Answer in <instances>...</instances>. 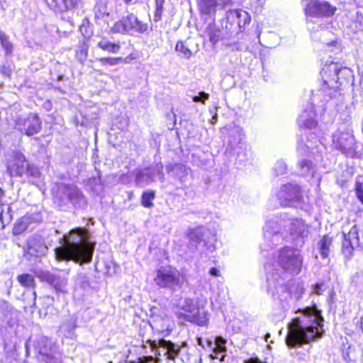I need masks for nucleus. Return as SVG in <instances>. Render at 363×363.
<instances>
[{"label": "nucleus", "instance_id": "1", "mask_svg": "<svg viewBox=\"0 0 363 363\" xmlns=\"http://www.w3.org/2000/svg\"><path fill=\"white\" fill-rule=\"evenodd\" d=\"M308 227L302 219L287 218L286 215L274 217L267 221L264 228V242L261 245L262 251H267L274 246L289 240L296 245H301L308 236Z\"/></svg>", "mask_w": 363, "mask_h": 363}, {"label": "nucleus", "instance_id": "2", "mask_svg": "<svg viewBox=\"0 0 363 363\" xmlns=\"http://www.w3.org/2000/svg\"><path fill=\"white\" fill-rule=\"evenodd\" d=\"M280 267L274 268L271 264H265L267 292L272 296H280L286 291V272L298 274L302 265V258L298 250L285 247L278 255Z\"/></svg>", "mask_w": 363, "mask_h": 363}, {"label": "nucleus", "instance_id": "3", "mask_svg": "<svg viewBox=\"0 0 363 363\" xmlns=\"http://www.w3.org/2000/svg\"><path fill=\"white\" fill-rule=\"evenodd\" d=\"M323 318L313 309L307 308L301 315L294 318L288 325V333L285 338L289 347H300L322 337Z\"/></svg>", "mask_w": 363, "mask_h": 363}, {"label": "nucleus", "instance_id": "4", "mask_svg": "<svg viewBox=\"0 0 363 363\" xmlns=\"http://www.w3.org/2000/svg\"><path fill=\"white\" fill-rule=\"evenodd\" d=\"M60 242L61 245L55 249L57 261L73 260L80 264L91 262L95 244L89 240L86 230L82 228L72 229L63 235Z\"/></svg>", "mask_w": 363, "mask_h": 363}, {"label": "nucleus", "instance_id": "5", "mask_svg": "<svg viewBox=\"0 0 363 363\" xmlns=\"http://www.w3.org/2000/svg\"><path fill=\"white\" fill-rule=\"evenodd\" d=\"M352 70L341 64L331 62L326 63L320 71L323 79L319 90L324 101H328L335 96L339 85L347 81L352 76Z\"/></svg>", "mask_w": 363, "mask_h": 363}, {"label": "nucleus", "instance_id": "6", "mask_svg": "<svg viewBox=\"0 0 363 363\" xmlns=\"http://www.w3.org/2000/svg\"><path fill=\"white\" fill-rule=\"evenodd\" d=\"M173 309L181 320L193 323L200 326L205 325L208 322L207 313L201 311L197 304L191 298H181L174 304Z\"/></svg>", "mask_w": 363, "mask_h": 363}, {"label": "nucleus", "instance_id": "7", "mask_svg": "<svg viewBox=\"0 0 363 363\" xmlns=\"http://www.w3.org/2000/svg\"><path fill=\"white\" fill-rule=\"evenodd\" d=\"M186 280L184 274L177 268L170 266L160 267L156 271L155 284L160 288L174 292L182 288Z\"/></svg>", "mask_w": 363, "mask_h": 363}, {"label": "nucleus", "instance_id": "8", "mask_svg": "<svg viewBox=\"0 0 363 363\" xmlns=\"http://www.w3.org/2000/svg\"><path fill=\"white\" fill-rule=\"evenodd\" d=\"M146 343L149 345L154 354L159 358V361L166 363H175L180 354L182 345L185 344L182 342L180 345L163 338L158 341L147 340Z\"/></svg>", "mask_w": 363, "mask_h": 363}, {"label": "nucleus", "instance_id": "9", "mask_svg": "<svg viewBox=\"0 0 363 363\" xmlns=\"http://www.w3.org/2000/svg\"><path fill=\"white\" fill-rule=\"evenodd\" d=\"M57 189L55 199L61 208L68 207L69 204L75 208H83L86 205L84 196L76 186L60 184Z\"/></svg>", "mask_w": 363, "mask_h": 363}, {"label": "nucleus", "instance_id": "10", "mask_svg": "<svg viewBox=\"0 0 363 363\" xmlns=\"http://www.w3.org/2000/svg\"><path fill=\"white\" fill-rule=\"evenodd\" d=\"M38 359L45 363H62V354L55 344L47 337L37 341Z\"/></svg>", "mask_w": 363, "mask_h": 363}, {"label": "nucleus", "instance_id": "11", "mask_svg": "<svg viewBox=\"0 0 363 363\" xmlns=\"http://www.w3.org/2000/svg\"><path fill=\"white\" fill-rule=\"evenodd\" d=\"M147 30V24L138 20L133 13H130L117 21L111 28L116 33H128L133 35L136 33H143Z\"/></svg>", "mask_w": 363, "mask_h": 363}, {"label": "nucleus", "instance_id": "12", "mask_svg": "<svg viewBox=\"0 0 363 363\" xmlns=\"http://www.w3.org/2000/svg\"><path fill=\"white\" fill-rule=\"evenodd\" d=\"M342 253L347 259H350L355 249H363V226L354 225L348 233H344Z\"/></svg>", "mask_w": 363, "mask_h": 363}, {"label": "nucleus", "instance_id": "13", "mask_svg": "<svg viewBox=\"0 0 363 363\" xmlns=\"http://www.w3.org/2000/svg\"><path fill=\"white\" fill-rule=\"evenodd\" d=\"M281 206L284 207H300L303 196L298 186L292 184L283 185L277 194Z\"/></svg>", "mask_w": 363, "mask_h": 363}, {"label": "nucleus", "instance_id": "14", "mask_svg": "<svg viewBox=\"0 0 363 363\" xmlns=\"http://www.w3.org/2000/svg\"><path fill=\"white\" fill-rule=\"evenodd\" d=\"M16 129L27 136L34 135L41 130L42 121L35 113L19 116L15 121Z\"/></svg>", "mask_w": 363, "mask_h": 363}, {"label": "nucleus", "instance_id": "15", "mask_svg": "<svg viewBox=\"0 0 363 363\" xmlns=\"http://www.w3.org/2000/svg\"><path fill=\"white\" fill-rule=\"evenodd\" d=\"M336 8L332 6L325 1L311 0L305 7L306 22H312V18L320 17H329L333 16Z\"/></svg>", "mask_w": 363, "mask_h": 363}, {"label": "nucleus", "instance_id": "16", "mask_svg": "<svg viewBox=\"0 0 363 363\" xmlns=\"http://www.w3.org/2000/svg\"><path fill=\"white\" fill-rule=\"evenodd\" d=\"M333 143L335 148L347 157H353L354 150V138L350 130L335 132L333 136Z\"/></svg>", "mask_w": 363, "mask_h": 363}, {"label": "nucleus", "instance_id": "17", "mask_svg": "<svg viewBox=\"0 0 363 363\" xmlns=\"http://www.w3.org/2000/svg\"><path fill=\"white\" fill-rule=\"evenodd\" d=\"M26 161L25 156L19 152H13L7 162V171L11 177H21L26 172Z\"/></svg>", "mask_w": 363, "mask_h": 363}, {"label": "nucleus", "instance_id": "18", "mask_svg": "<svg viewBox=\"0 0 363 363\" xmlns=\"http://www.w3.org/2000/svg\"><path fill=\"white\" fill-rule=\"evenodd\" d=\"M38 277L42 281L52 286L57 291L64 292L67 284L65 277H61L49 272H41Z\"/></svg>", "mask_w": 363, "mask_h": 363}, {"label": "nucleus", "instance_id": "19", "mask_svg": "<svg viewBox=\"0 0 363 363\" xmlns=\"http://www.w3.org/2000/svg\"><path fill=\"white\" fill-rule=\"evenodd\" d=\"M226 19L230 23H236L238 27L244 28L251 21L250 15L242 9L230 10L226 13Z\"/></svg>", "mask_w": 363, "mask_h": 363}, {"label": "nucleus", "instance_id": "20", "mask_svg": "<svg viewBox=\"0 0 363 363\" xmlns=\"http://www.w3.org/2000/svg\"><path fill=\"white\" fill-rule=\"evenodd\" d=\"M28 250L31 255L41 256L45 255L48 247L40 235H33L28 240Z\"/></svg>", "mask_w": 363, "mask_h": 363}, {"label": "nucleus", "instance_id": "21", "mask_svg": "<svg viewBox=\"0 0 363 363\" xmlns=\"http://www.w3.org/2000/svg\"><path fill=\"white\" fill-rule=\"evenodd\" d=\"M198 4L201 12L206 15L215 14L219 6L228 5L231 0H198Z\"/></svg>", "mask_w": 363, "mask_h": 363}, {"label": "nucleus", "instance_id": "22", "mask_svg": "<svg viewBox=\"0 0 363 363\" xmlns=\"http://www.w3.org/2000/svg\"><path fill=\"white\" fill-rule=\"evenodd\" d=\"M77 318L71 316L60 325L59 332L67 338H73L75 335Z\"/></svg>", "mask_w": 363, "mask_h": 363}, {"label": "nucleus", "instance_id": "23", "mask_svg": "<svg viewBox=\"0 0 363 363\" xmlns=\"http://www.w3.org/2000/svg\"><path fill=\"white\" fill-rule=\"evenodd\" d=\"M315 112L313 108L308 112L305 111L298 118V123L301 128L313 129L315 128L317 122L314 119Z\"/></svg>", "mask_w": 363, "mask_h": 363}, {"label": "nucleus", "instance_id": "24", "mask_svg": "<svg viewBox=\"0 0 363 363\" xmlns=\"http://www.w3.org/2000/svg\"><path fill=\"white\" fill-rule=\"evenodd\" d=\"M211 232L208 230H206L203 228H198L196 229H191L189 233V239L192 245L196 246L197 244L203 242L206 245L207 241L206 240V238L208 237V235H210Z\"/></svg>", "mask_w": 363, "mask_h": 363}, {"label": "nucleus", "instance_id": "25", "mask_svg": "<svg viewBox=\"0 0 363 363\" xmlns=\"http://www.w3.org/2000/svg\"><path fill=\"white\" fill-rule=\"evenodd\" d=\"M167 170L168 172H172L182 183L185 182L186 177L191 172L189 167L182 164H169L167 167Z\"/></svg>", "mask_w": 363, "mask_h": 363}, {"label": "nucleus", "instance_id": "26", "mask_svg": "<svg viewBox=\"0 0 363 363\" xmlns=\"http://www.w3.org/2000/svg\"><path fill=\"white\" fill-rule=\"evenodd\" d=\"M298 174L303 177H313L316 172V166L308 159H301L298 163Z\"/></svg>", "mask_w": 363, "mask_h": 363}, {"label": "nucleus", "instance_id": "27", "mask_svg": "<svg viewBox=\"0 0 363 363\" xmlns=\"http://www.w3.org/2000/svg\"><path fill=\"white\" fill-rule=\"evenodd\" d=\"M154 173L149 169L138 171L135 174V183L144 186L154 181Z\"/></svg>", "mask_w": 363, "mask_h": 363}, {"label": "nucleus", "instance_id": "28", "mask_svg": "<svg viewBox=\"0 0 363 363\" xmlns=\"http://www.w3.org/2000/svg\"><path fill=\"white\" fill-rule=\"evenodd\" d=\"M97 47L104 51L118 53L121 49L119 43H111L106 38H101L97 42Z\"/></svg>", "mask_w": 363, "mask_h": 363}, {"label": "nucleus", "instance_id": "29", "mask_svg": "<svg viewBox=\"0 0 363 363\" xmlns=\"http://www.w3.org/2000/svg\"><path fill=\"white\" fill-rule=\"evenodd\" d=\"M25 174H26L28 177L29 182L33 184H37L41 177V173L38 167L30 164H26Z\"/></svg>", "mask_w": 363, "mask_h": 363}, {"label": "nucleus", "instance_id": "30", "mask_svg": "<svg viewBox=\"0 0 363 363\" xmlns=\"http://www.w3.org/2000/svg\"><path fill=\"white\" fill-rule=\"evenodd\" d=\"M332 238L325 235L319 242V252L322 257L326 258L329 255L330 247L332 244Z\"/></svg>", "mask_w": 363, "mask_h": 363}, {"label": "nucleus", "instance_id": "31", "mask_svg": "<svg viewBox=\"0 0 363 363\" xmlns=\"http://www.w3.org/2000/svg\"><path fill=\"white\" fill-rule=\"evenodd\" d=\"M175 50L178 52V55L181 57H183L185 59H189L192 55V52H191V50H190V49L186 45V42H184V41L177 42L176 47H175Z\"/></svg>", "mask_w": 363, "mask_h": 363}, {"label": "nucleus", "instance_id": "32", "mask_svg": "<svg viewBox=\"0 0 363 363\" xmlns=\"http://www.w3.org/2000/svg\"><path fill=\"white\" fill-rule=\"evenodd\" d=\"M17 281L21 286L27 288H34L35 279L34 277L29 274H23L17 277Z\"/></svg>", "mask_w": 363, "mask_h": 363}, {"label": "nucleus", "instance_id": "33", "mask_svg": "<svg viewBox=\"0 0 363 363\" xmlns=\"http://www.w3.org/2000/svg\"><path fill=\"white\" fill-rule=\"evenodd\" d=\"M0 43L4 50L6 55H11L13 52V44L9 40V36L0 30Z\"/></svg>", "mask_w": 363, "mask_h": 363}, {"label": "nucleus", "instance_id": "34", "mask_svg": "<svg viewBox=\"0 0 363 363\" xmlns=\"http://www.w3.org/2000/svg\"><path fill=\"white\" fill-rule=\"evenodd\" d=\"M46 4L50 9L55 12H62L66 11V7L63 0H45Z\"/></svg>", "mask_w": 363, "mask_h": 363}, {"label": "nucleus", "instance_id": "35", "mask_svg": "<svg viewBox=\"0 0 363 363\" xmlns=\"http://www.w3.org/2000/svg\"><path fill=\"white\" fill-rule=\"evenodd\" d=\"M226 340L221 336H217L215 339L216 347L213 348V353H225L226 352Z\"/></svg>", "mask_w": 363, "mask_h": 363}, {"label": "nucleus", "instance_id": "36", "mask_svg": "<svg viewBox=\"0 0 363 363\" xmlns=\"http://www.w3.org/2000/svg\"><path fill=\"white\" fill-rule=\"evenodd\" d=\"M208 35L209 40L215 45L221 38V30L215 26H209L208 30Z\"/></svg>", "mask_w": 363, "mask_h": 363}, {"label": "nucleus", "instance_id": "37", "mask_svg": "<svg viewBox=\"0 0 363 363\" xmlns=\"http://www.w3.org/2000/svg\"><path fill=\"white\" fill-rule=\"evenodd\" d=\"M155 198V192L154 191H146V192H144L143 196H142V205L144 206V207H146V208H150V207H152L153 203H152V200L154 199Z\"/></svg>", "mask_w": 363, "mask_h": 363}, {"label": "nucleus", "instance_id": "38", "mask_svg": "<svg viewBox=\"0 0 363 363\" xmlns=\"http://www.w3.org/2000/svg\"><path fill=\"white\" fill-rule=\"evenodd\" d=\"M88 182L94 192L98 193L102 190L101 179L100 176L90 178Z\"/></svg>", "mask_w": 363, "mask_h": 363}, {"label": "nucleus", "instance_id": "39", "mask_svg": "<svg viewBox=\"0 0 363 363\" xmlns=\"http://www.w3.org/2000/svg\"><path fill=\"white\" fill-rule=\"evenodd\" d=\"M274 172L276 176L285 174L287 172V166L284 161L278 160L274 164Z\"/></svg>", "mask_w": 363, "mask_h": 363}, {"label": "nucleus", "instance_id": "40", "mask_svg": "<svg viewBox=\"0 0 363 363\" xmlns=\"http://www.w3.org/2000/svg\"><path fill=\"white\" fill-rule=\"evenodd\" d=\"M95 18L96 19H104L108 13L106 6L103 4H98L94 8Z\"/></svg>", "mask_w": 363, "mask_h": 363}, {"label": "nucleus", "instance_id": "41", "mask_svg": "<svg viewBox=\"0 0 363 363\" xmlns=\"http://www.w3.org/2000/svg\"><path fill=\"white\" fill-rule=\"evenodd\" d=\"M7 212L4 213V209L1 210L0 212V228H4L6 223H9L11 220V216L9 213L10 207L7 206Z\"/></svg>", "mask_w": 363, "mask_h": 363}, {"label": "nucleus", "instance_id": "42", "mask_svg": "<svg viewBox=\"0 0 363 363\" xmlns=\"http://www.w3.org/2000/svg\"><path fill=\"white\" fill-rule=\"evenodd\" d=\"M99 62L102 65H111L114 66L118 65L119 62L123 61L122 57H103L100 58Z\"/></svg>", "mask_w": 363, "mask_h": 363}, {"label": "nucleus", "instance_id": "43", "mask_svg": "<svg viewBox=\"0 0 363 363\" xmlns=\"http://www.w3.org/2000/svg\"><path fill=\"white\" fill-rule=\"evenodd\" d=\"M355 194L359 202L363 204V181L357 180L355 183Z\"/></svg>", "mask_w": 363, "mask_h": 363}, {"label": "nucleus", "instance_id": "44", "mask_svg": "<svg viewBox=\"0 0 363 363\" xmlns=\"http://www.w3.org/2000/svg\"><path fill=\"white\" fill-rule=\"evenodd\" d=\"M77 57L82 63L87 57V48L85 45H82L77 50Z\"/></svg>", "mask_w": 363, "mask_h": 363}, {"label": "nucleus", "instance_id": "45", "mask_svg": "<svg viewBox=\"0 0 363 363\" xmlns=\"http://www.w3.org/2000/svg\"><path fill=\"white\" fill-rule=\"evenodd\" d=\"M164 3V0H155L156 4V10H155V21L157 19H160L162 11H163V4Z\"/></svg>", "mask_w": 363, "mask_h": 363}, {"label": "nucleus", "instance_id": "46", "mask_svg": "<svg viewBox=\"0 0 363 363\" xmlns=\"http://www.w3.org/2000/svg\"><path fill=\"white\" fill-rule=\"evenodd\" d=\"M138 363H163L162 361H159V358L155 355L152 356H145L143 358H140L138 360Z\"/></svg>", "mask_w": 363, "mask_h": 363}, {"label": "nucleus", "instance_id": "47", "mask_svg": "<svg viewBox=\"0 0 363 363\" xmlns=\"http://www.w3.org/2000/svg\"><path fill=\"white\" fill-rule=\"evenodd\" d=\"M209 98V94L205 93L203 91L199 92L198 96H194L192 97V100L194 102H201L204 104L206 100Z\"/></svg>", "mask_w": 363, "mask_h": 363}, {"label": "nucleus", "instance_id": "48", "mask_svg": "<svg viewBox=\"0 0 363 363\" xmlns=\"http://www.w3.org/2000/svg\"><path fill=\"white\" fill-rule=\"evenodd\" d=\"M160 320H161L162 322V325H161V330H169V328L171 326V324H170L171 320H170L169 318L165 317L164 318H162L161 320L157 319V320H154V323H155L156 325H157V323Z\"/></svg>", "mask_w": 363, "mask_h": 363}, {"label": "nucleus", "instance_id": "49", "mask_svg": "<svg viewBox=\"0 0 363 363\" xmlns=\"http://www.w3.org/2000/svg\"><path fill=\"white\" fill-rule=\"evenodd\" d=\"M27 226L26 224L23 222H18L16 223L13 229V233L14 235H20L26 229Z\"/></svg>", "mask_w": 363, "mask_h": 363}, {"label": "nucleus", "instance_id": "50", "mask_svg": "<svg viewBox=\"0 0 363 363\" xmlns=\"http://www.w3.org/2000/svg\"><path fill=\"white\" fill-rule=\"evenodd\" d=\"M63 3H65L64 4L67 11L68 9L74 8L79 3V0H63Z\"/></svg>", "mask_w": 363, "mask_h": 363}, {"label": "nucleus", "instance_id": "51", "mask_svg": "<svg viewBox=\"0 0 363 363\" xmlns=\"http://www.w3.org/2000/svg\"><path fill=\"white\" fill-rule=\"evenodd\" d=\"M211 359H218L220 362H223L225 353H213L210 355Z\"/></svg>", "mask_w": 363, "mask_h": 363}, {"label": "nucleus", "instance_id": "52", "mask_svg": "<svg viewBox=\"0 0 363 363\" xmlns=\"http://www.w3.org/2000/svg\"><path fill=\"white\" fill-rule=\"evenodd\" d=\"M350 350V347H349L347 348V350L344 351L342 353V357H343L344 360L348 363L353 360L352 358L350 355V352H349Z\"/></svg>", "mask_w": 363, "mask_h": 363}, {"label": "nucleus", "instance_id": "53", "mask_svg": "<svg viewBox=\"0 0 363 363\" xmlns=\"http://www.w3.org/2000/svg\"><path fill=\"white\" fill-rule=\"evenodd\" d=\"M306 149L307 150H309V146L306 145H303L302 143H298L297 150L300 154H302V152L306 151Z\"/></svg>", "mask_w": 363, "mask_h": 363}, {"label": "nucleus", "instance_id": "54", "mask_svg": "<svg viewBox=\"0 0 363 363\" xmlns=\"http://www.w3.org/2000/svg\"><path fill=\"white\" fill-rule=\"evenodd\" d=\"M323 285L322 284H317L314 286V289H313L314 293L316 294L317 295L322 294V293L323 291Z\"/></svg>", "mask_w": 363, "mask_h": 363}, {"label": "nucleus", "instance_id": "55", "mask_svg": "<svg viewBox=\"0 0 363 363\" xmlns=\"http://www.w3.org/2000/svg\"><path fill=\"white\" fill-rule=\"evenodd\" d=\"M209 274L213 277H220V270L218 269L217 268L211 267L209 270Z\"/></svg>", "mask_w": 363, "mask_h": 363}, {"label": "nucleus", "instance_id": "56", "mask_svg": "<svg viewBox=\"0 0 363 363\" xmlns=\"http://www.w3.org/2000/svg\"><path fill=\"white\" fill-rule=\"evenodd\" d=\"M197 343H198L199 345L202 346L203 347H204V345H203V341H202V338L201 337H198L197 338Z\"/></svg>", "mask_w": 363, "mask_h": 363}, {"label": "nucleus", "instance_id": "57", "mask_svg": "<svg viewBox=\"0 0 363 363\" xmlns=\"http://www.w3.org/2000/svg\"><path fill=\"white\" fill-rule=\"evenodd\" d=\"M206 345L208 347H211L213 345V342L211 340H206Z\"/></svg>", "mask_w": 363, "mask_h": 363}, {"label": "nucleus", "instance_id": "58", "mask_svg": "<svg viewBox=\"0 0 363 363\" xmlns=\"http://www.w3.org/2000/svg\"><path fill=\"white\" fill-rule=\"evenodd\" d=\"M4 196V191L0 189V205H1V199Z\"/></svg>", "mask_w": 363, "mask_h": 363}, {"label": "nucleus", "instance_id": "59", "mask_svg": "<svg viewBox=\"0 0 363 363\" xmlns=\"http://www.w3.org/2000/svg\"><path fill=\"white\" fill-rule=\"evenodd\" d=\"M123 1L126 4H130L132 3L133 0H123Z\"/></svg>", "mask_w": 363, "mask_h": 363}, {"label": "nucleus", "instance_id": "60", "mask_svg": "<svg viewBox=\"0 0 363 363\" xmlns=\"http://www.w3.org/2000/svg\"><path fill=\"white\" fill-rule=\"evenodd\" d=\"M217 119V116H214L213 118H212V120H211V123H215V121H216Z\"/></svg>", "mask_w": 363, "mask_h": 363}, {"label": "nucleus", "instance_id": "61", "mask_svg": "<svg viewBox=\"0 0 363 363\" xmlns=\"http://www.w3.org/2000/svg\"><path fill=\"white\" fill-rule=\"evenodd\" d=\"M313 23V21H312V22H311V21H310L308 23H307V24H308V27H310V25H309V23Z\"/></svg>", "mask_w": 363, "mask_h": 363}, {"label": "nucleus", "instance_id": "62", "mask_svg": "<svg viewBox=\"0 0 363 363\" xmlns=\"http://www.w3.org/2000/svg\"><path fill=\"white\" fill-rule=\"evenodd\" d=\"M269 336H270V334H267V338H269Z\"/></svg>", "mask_w": 363, "mask_h": 363}, {"label": "nucleus", "instance_id": "63", "mask_svg": "<svg viewBox=\"0 0 363 363\" xmlns=\"http://www.w3.org/2000/svg\"><path fill=\"white\" fill-rule=\"evenodd\" d=\"M269 336H270V334H267V338H269Z\"/></svg>", "mask_w": 363, "mask_h": 363}]
</instances>
